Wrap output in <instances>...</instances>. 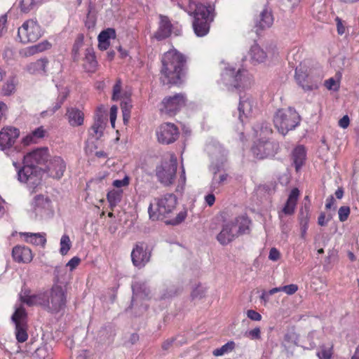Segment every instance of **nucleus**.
Masks as SVG:
<instances>
[{
  "label": "nucleus",
  "instance_id": "obj_1",
  "mask_svg": "<svg viewBox=\"0 0 359 359\" xmlns=\"http://www.w3.org/2000/svg\"><path fill=\"white\" fill-rule=\"evenodd\" d=\"M49 157L46 147L38 148L23 156V166L13 161V165L18 170V178L26 183L29 189H35L41 182L42 170L37 165L45 163Z\"/></svg>",
  "mask_w": 359,
  "mask_h": 359
},
{
  "label": "nucleus",
  "instance_id": "obj_2",
  "mask_svg": "<svg viewBox=\"0 0 359 359\" xmlns=\"http://www.w3.org/2000/svg\"><path fill=\"white\" fill-rule=\"evenodd\" d=\"M161 79L164 84H179L184 75L186 57L175 49H171L162 57Z\"/></svg>",
  "mask_w": 359,
  "mask_h": 359
},
{
  "label": "nucleus",
  "instance_id": "obj_3",
  "mask_svg": "<svg viewBox=\"0 0 359 359\" xmlns=\"http://www.w3.org/2000/svg\"><path fill=\"white\" fill-rule=\"evenodd\" d=\"M187 11L194 17L193 28L196 35L202 37L208 34L214 18L213 8L206 6L205 0H189Z\"/></svg>",
  "mask_w": 359,
  "mask_h": 359
},
{
  "label": "nucleus",
  "instance_id": "obj_4",
  "mask_svg": "<svg viewBox=\"0 0 359 359\" xmlns=\"http://www.w3.org/2000/svg\"><path fill=\"white\" fill-rule=\"evenodd\" d=\"M207 149L211 158L213 171L210 189L212 191H217L227 180L228 174L221 172L222 166L226 161L227 152L219 144L208 146Z\"/></svg>",
  "mask_w": 359,
  "mask_h": 359
},
{
  "label": "nucleus",
  "instance_id": "obj_5",
  "mask_svg": "<svg viewBox=\"0 0 359 359\" xmlns=\"http://www.w3.org/2000/svg\"><path fill=\"white\" fill-rule=\"evenodd\" d=\"M250 223V221L245 216L236 217L224 223L217 236V240L221 245L229 244L239 235L248 233Z\"/></svg>",
  "mask_w": 359,
  "mask_h": 359
},
{
  "label": "nucleus",
  "instance_id": "obj_6",
  "mask_svg": "<svg viewBox=\"0 0 359 359\" xmlns=\"http://www.w3.org/2000/svg\"><path fill=\"white\" fill-rule=\"evenodd\" d=\"M177 203V197L173 194H166L154 198L148 208L150 219L158 220L169 217L175 209Z\"/></svg>",
  "mask_w": 359,
  "mask_h": 359
},
{
  "label": "nucleus",
  "instance_id": "obj_7",
  "mask_svg": "<svg viewBox=\"0 0 359 359\" xmlns=\"http://www.w3.org/2000/svg\"><path fill=\"white\" fill-rule=\"evenodd\" d=\"M67 290L59 285H53L51 289L44 293V309L53 313L63 311L67 304Z\"/></svg>",
  "mask_w": 359,
  "mask_h": 359
},
{
  "label": "nucleus",
  "instance_id": "obj_8",
  "mask_svg": "<svg viewBox=\"0 0 359 359\" xmlns=\"http://www.w3.org/2000/svg\"><path fill=\"white\" fill-rule=\"evenodd\" d=\"M300 121L297 112L292 108L278 109L273 117V123L278 131L286 135L289 130H293Z\"/></svg>",
  "mask_w": 359,
  "mask_h": 359
},
{
  "label": "nucleus",
  "instance_id": "obj_9",
  "mask_svg": "<svg viewBox=\"0 0 359 359\" xmlns=\"http://www.w3.org/2000/svg\"><path fill=\"white\" fill-rule=\"evenodd\" d=\"M222 80L229 88H245L251 84V76L246 70L227 67L222 74Z\"/></svg>",
  "mask_w": 359,
  "mask_h": 359
},
{
  "label": "nucleus",
  "instance_id": "obj_10",
  "mask_svg": "<svg viewBox=\"0 0 359 359\" xmlns=\"http://www.w3.org/2000/svg\"><path fill=\"white\" fill-rule=\"evenodd\" d=\"M43 34L42 29L35 20L30 19L25 21L18 28V36L23 43L35 42Z\"/></svg>",
  "mask_w": 359,
  "mask_h": 359
},
{
  "label": "nucleus",
  "instance_id": "obj_11",
  "mask_svg": "<svg viewBox=\"0 0 359 359\" xmlns=\"http://www.w3.org/2000/svg\"><path fill=\"white\" fill-rule=\"evenodd\" d=\"M185 102L186 97L182 93L166 97L161 102L159 111L161 114L172 116L184 106Z\"/></svg>",
  "mask_w": 359,
  "mask_h": 359
},
{
  "label": "nucleus",
  "instance_id": "obj_12",
  "mask_svg": "<svg viewBox=\"0 0 359 359\" xmlns=\"http://www.w3.org/2000/svg\"><path fill=\"white\" fill-rule=\"evenodd\" d=\"M322 77L320 71H318V75L314 76L311 69H308L307 67L302 64L299 65L295 69V79L300 86L304 90H312L318 88L317 81L312 82L310 80L311 78H318V80Z\"/></svg>",
  "mask_w": 359,
  "mask_h": 359
},
{
  "label": "nucleus",
  "instance_id": "obj_13",
  "mask_svg": "<svg viewBox=\"0 0 359 359\" xmlns=\"http://www.w3.org/2000/svg\"><path fill=\"white\" fill-rule=\"evenodd\" d=\"M177 167V159L172 157L169 162H165L157 168L156 176L160 182L165 186L172 184L175 177Z\"/></svg>",
  "mask_w": 359,
  "mask_h": 359
},
{
  "label": "nucleus",
  "instance_id": "obj_14",
  "mask_svg": "<svg viewBox=\"0 0 359 359\" xmlns=\"http://www.w3.org/2000/svg\"><path fill=\"white\" fill-rule=\"evenodd\" d=\"M156 134L158 142L169 144L177 140L180 133L174 123H164L158 127Z\"/></svg>",
  "mask_w": 359,
  "mask_h": 359
},
{
  "label": "nucleus",
  "instance_id": "obj_15",
  "mask_svg": "<svg viewBox=\"0 0 359 359\" xmlns=\"http://www.w3.org/2000/svg\"><path fill=\"white\" fill-rule=\"evenodd\" d=\"M151 252L145 243H138L133 248L131 252V259L133 265L142 269L149 262Z\"/></svg>",
  "mask_w": 359,
  "mask_h": 359
},
{
  "label": "nucleus",
  "instance_id": "obj_16",
  "mask_svg": "<svg viewBox=\"0 0 359 359\" xmlns=\"http://www.w3.org/2000/svg\"><path fill=\"white\" fill-rule=\"evenodd\" d=\"M20 136V130L13 126L3 128L0 130V149L8 154Z\"/></svg>",
  "mask_w": 359,
  "mask_h": 359
},
{
  "label": "nucleus",
  "instance_id": "obj_17",
  "mask_svg": "<svg viewBox=\"0 0 359 359\" xmlns=\"http://www.w3.org/2000/svg\"><path fill=\"white\" fill-rule=\"evenodd\" d=\"M278 149V144L269 140H259L252 147V151L257 158L273 156Z\"/></svg>",
  "mask_w": 359,
  "mask_h": 359
},
{
  "label": "nucleus",
  "instance_id": "obj_18",
  "mask_svg": "<svg viewBox=\"0 0 359 359\" xmlns=\"http://www.w3.org/2000/svg\"><path fill=\"white\" fill-rule=\"evenodd\" d=\"M35 217H43L50 211V201L43 195L39 194L34 197L29 210Z\"/></svg>",
  "mask_w": 359,
  "mask_h": 359
},
{
  "label": "nucleus",
  "instance_id": "obj_19",
  "mask_svg": "<svg viewBox=\"0 0 359 359\" xmlns=\"http://www.w3.org/2000/svg\"><path fill=\"white\" fill-rule=\"evenodd\" d=\"M255 107V101L249 95L240 96V102L238 104V118L243 123L245 119L251 116Z\"/></svg>",
  "mask_w": 359,
  "mask_h": 359
},
{
  "label": "nucleus",
  "instance_id": "obj_20",
  "mask_svg": "<svg viewBox=\"0 0 359 359\" xmlns=\"http://www.w3.org/2000/svg\"><path fill=\"white\" fill-rule=\"evenodd\" d=\"M299 195V191L298 189L294 188L292 189L284 207L283 208L282 210L278 212V217L281 222L283 221L284 215L290 216L294 213Z\"/></svg>",
  "mask_w": 359,
  "mask_h": 359
},
{
  "label": "nucleus",
  "instance_id": "obj_21",
  "mask_svg": "<svg viewBox=\"0 0 359 359\" xmlns=\"http://www.w3.org/2000/svg\"><path fill=\"white\" fill-rule=\"evenodd\" d=\"M133 297L132 304H137L138 299H149L151 297V292L144 282L137 281L132 285Z\"/></svg>",
  "mask_w": 359,
  "mask_h": 359
},
{
  "label": "nucleus",
  "instance_id": "obj_22",
  "mask_svg": "<svg viewBox=\"0 0 359 359\" xmlns=\"http://www.w3.org/2000/svg\"><path fill=\"white\" fill-rule=\"evenodd\" d=\"M48 169L51 177L60 179L66 170V163L61 157L55 156L50 160Z\"/></svg>",
  "mask_w": 359,
  "mask_h": 359
},
{
  "label": "nucleus",
  "instance_id": "obj_23",
  "mask_svg": "<svg viewBox=\"0 0 359 359\" xmlns=\"http://www.w3.org/2000/svg\"><path fill=\"white\" fill-rule=\"evenodd\" d=\"M12 257L15 262L19 263H29L33 258L31 250L22 245H16L13 248Z\"/></svg>",
  "mask_w": 359,
  "mask_h": 359
},
{
  "label": "nucleus",
  "instance_id": "obj_24",
  "mask_svg": "<svg viewBox=\"0 0 359 359\" xmlns=\"http://www.w3.org/2000/svg\"><path fill=\"white\" fill-rule=\"evenodd\" d=\"M20 300L29 306H41L44 309V293L30 294L29 291L25 290L20 294Z\"/></svg>",
  "mask_w": 359,
  "mask_h": 359
},
{
  "label": "nucleus",
  "instance_id": "obj_25",
  "mask_svg": "<svg viewBox=\"0 0 359 359\" xmlns=\"http://www.w3.org/2000/svg\"><path fill=\"white\" fill-rule=\"evenodd\" d=\"M159 27L154 36L158 40L168 37L171 34L172 24L168 17L160 15Z\"/></svg>",
  "mask_w": 359,
  "mask_h": 359
},
{
  "label": "nucleus",
  "instance_id": "obj_26",
  "mask_svg": "<svg viewBox=\"0 0 359 359\" xmlns=\"http://www.w3.org/2000/svg\"><path fill=\"white\" fill-rule=\"evenodd\" d=\"M83 67L88 72H95L97 67V62L93 48L86 49Z\"/></svg>",
  "mask_w": 359,
  "mask_h": 359
},
{
  "label": "nucleus",
  "instance_id": "obj_27",
  "mask_svg": "<svg viewBox=\"0 0 359 359\" xmlns=\"http://www.w3.org/2000/svg\"><path fill=\"white\" fill-rule=\"evenodd\" d=\"M273 23V18L271 11L268 8H264L256 21V27L264 29L270 27Z\"/></svg>",
  "mask_w": 359,
  "mask_h": 359
},
{
  "label": "nucleus",
  "instance_id": "obj_28",
  "mask_svg": "<svg viewBox=\"0 0 359 359\" xmlns=\"http://www.w3.org/2000/svg\"><path fill=\"white\" fill-rule=\"evenodd\" d=\"M66 115L68 118L69 123L72 126H79L83 123L84 114L77 108H69Z\"/></svg>",
  "mask_w": 359,
  "mask_h": 359
},
{
  "label": "nucleus",
  "instance_id": "obj_29",
  "mask_svg": "<svg viewBox=\"0 0 359 359\" xmlns=\"http://www.w3.org/2000/svg\"><path fill=\"white\" fill-rule=\"evenodd\" d=\"M50 47V44L48 41H45L23 49L20 52V54L25 57H29L38 53L48 50Z\"/></svg>",
  "mask_w": 359,
  "mask_h": 359
},
{
  "label": "nucleus",
  "instance_id": "obj_30",
  "mask_svg": "<svg viewBox=\"0 0 359 359\" xmlns=\"http://www.w3.org/2000/svg\"><path fill=\"white\" fill-rule=\"evenodd\" d=\"M104 118L100 115H97L93 125L90 128V135L96 140L100 139L103 134L104 129Z\"/></svg>",
  "mask_w": 359,
  "mask_h": 359
},
{
  "label": "nucleus",
  "instance_id": "obj_31",
  "mask_svg": "<svg viewBox=\"0 0 359 359\" xmlns=\"http://www.w3.org/2000/svg\"><path fill=\"white\" fill-rule=\"evenodd\" d=\"M27 243H32L35 245L44 246L46 243L45 233H22L21 234Z\"/></svg>",
  "mask_w": 359,
  "mask_h": 359
},
{
  "label": "nucleus",
  "instance_id": "obj_32",
  "mask_svg": "<svg viewBox=\"0 0 359 359\" xmlns=\"http://www.w3.org/2000/svg\"><path fill=\"white\" fill-rule=\"evenodd\" d=\"M48 64L46 59L43 58L32 62L27 67V70L33 74H42L46 72V67Z\"/></svg>",
  "mask_w": 359,
  "mask_h": 359
},
{
  "label": "nucleus",
  "instance_id": "obj_33",
  "mask_svg": "<svg viewBox=\"0 0 359 359\" xmlns=\"http://www.w3.org/2000/svg\"><path fill=\"white\" fill-rule=\"evenodd\" d=\"M292 159L296 170H298L302 166L306 159V150L303 146L300 145L294 148L292 151Z\"/></svg>",
  "mask_w": 359,
  "mask_h": 359
},
{
  "label": "nucleus",
  "instance_id": "obj_34",
  "mask_svg": "<svg viewBox=\"0 0 359 359\" xmlns=\"http://www.w3.org/2000/svg\"><path fill=\"white\" fill-rule=\"evenodd\" d=\"M250 55L251 60L255 63L264 62L267 57L265 51L257 44H255L251 47Z\"/></svg>",
  "mask_w": 359,
  "mask_h": 359
},
{
  "label": "nucleus",
  "instance_id": "obj_35",
  "mask_svg": "<svg viewBox=\"0 0 359 359\" xmlns=\"http://www.w3.org/2000/svg\"><path fill=\"white\" fill-rule=\"evenodd\" d=\"M15 325V337L19 343H23L28 339L27 323H18Z\"/></svg>",
  "mask_w": 359,
  "mask_h": 359
},
{
  "label": "nucleus",
  "instance_id": "obj_36",
  "mask_svg": "<svg viewBox=\"0 0 359 359\" xmlns=\"http://www.w3.org/2000/svg\"><path fill=\"white\" fill-rule=\"evenodd\" d=\"M123 191L112 189L107 194V198L110 207L114 208L121 201Z\"/></svg>",
  "mask_w": 359,
  "mask_h": 359
},
{
  "label": "nucleus",
  "instance_id": "obj_37",
  "mask_svg": "<svg viewBox=\"0 0 359 359\" xmlns=\"http://www.w3.org/2000/svg\"><path fill=\"white\" fill-rule=\"evenodd\" d=\"M235 342L233 341H228L222 347L216 348L213 351L212 354L215 356H222L226 353L231 352L235 348Z\"/></svg>",
  "mask_w": 359,
  "mask_h": 359
},
{
  "label": "nucleus",
  "instance_id": "obj_38",
  "mask_svg": "<svg viewBox=\"0 0 359 359\" xmlns=\"http://www.w3.org/2000/svg\"><path fill=\"white\" fill-rule=\"evenodd\" d=\"M298 336L295 332H291L285 334L283 342V346L286 348H290L292 346L297 345Z\"/></svg>",
  "mask_w": 359,
  "mask_h": 359
},
{
  "label": "nucleus",
  "instance_id": "obj_39",
  "mask_svg": "<svg viewBox=\"0 0 359 359\" xmlns=\"http://www.w3.org/2000/svg\"><path fill=\"white\" fill-rule=\"evenodd\" d=\"M27 313L25 309L22 306L16 309L15 313L12 316V320L13 323L17 324L19 323H27L26 321Z\"/></svg>",
  "mask_w": 359,
  "mask_h": 359
},
{
  "label": "nucleus",
  "instance_id": "obj_40",
  "mask_svg": "<svg viewBox=\"0 0 359 359\" xmlns=\"http://www.w3.org/2000/svg\"><path fill=\"white\" fill-rule=\"evenodd\" d=\"M60 252L62 255L67 254L72 246V242L68 235L64 234L60 238Z\"/></svg>",
  "mask_w": 359,
  "mask_h": 359
},
{
  "label": "nucleus",
  "instance_id": "obj_41",
  "mask_svg": "<svg viewBox=\"0 0 359 359\" xmlns=\"http://www.w3.org/2000/svg\"><path fill=\"white\" fill-rule=\"evenodd\" d=\"M42 0H21V11L27 13L41 3Z\"/></svg>",
  "mask_w": 359,
  "mask_h": 359
},
{
  "label": "nucleus",
  "instance_id": "obj_42",
  "mask_svg": "<svg viewBox=\"0 0 359 359\" xmlns=\"http://www.w3.org/2000/svg\"><path fill=\"white\" fill-rule=\"evenodd\" d=\"M332 347L325 345L320 347V351L317 353L319 359H331L332 356Z\"/></svg>",
  "mask_w": 359,
  "mask_h": 359
},
{
  "label": "nucleus",
  "instance_id": "obj_43",
  "mask_svg": "<svg viewBox=\"0 0 359 359\" xmlns=\"http://www.w3.org/2000/svg\"><path fill=\"white\" fill-rule=\"evenodd\" d=\"M116 37V32L112 28H108L100 32L98 36V41H109L110 39H114Z\"/></svg>",
  "mask_w": 359,
  "mask_h": 359
},
{
  "label": "nucleus",
  "instance_id": "obj_44",
  "mask_svg": "<svg viewBox=\"0 0 359 359\" xmlns=\"http://www.w3.org/2000/svg\"><path fill=\"white\" fill-rule=\"evenodd\" d=\"M83 44V36H80L78 39L76 41L75 43L74 44L73 48H72V54H73V58L74 61L78 60L79 57V48L81 47Z\"/></svg>",
  "mask_w": 359,
  "mask_h": 359
},
{
  "label": "nucleus",
  "instance_id": "obj_45",
  "mask_svg": "<svg viewBox=\"0 0 359 359\" xmlns=\"http://www.w3.org/2000/svg\"><path fill=\"white\" fill-rule=\"evenodd\" d=\"M339 219L340 222H345L350 214V208L348 206H341L338 211Z\"/></svg>",
  "mask_w": 359,
  "mask_h": 359
},
{
  "label": "nucleus",
  "instance_id": "obj_46",
  "mask_svg": "<svg viewBox=\"0 0 359 359\" xmlns=\"http://www.w3.org/2000/svg\"><path fill=\"white\" fill-rule=\"evenodd\" d=\"M308 214L306 213L305 217H302L300 218V224H301V237L302 238H305L306 231L308 229Z\"/></svg>",
  "mask_w": 359,
  "mask_h": 359
},
{
  "label": "nucleus",
  "instance_id": "obj_47",
  "mask_svg": "<svg viewBox=\"0 0 359 359\" xmlns=\"http://www.w3.org/2000/svg\"><path fill=\"white\" fill-rule=\"evenodd\" d=\"M325 86L328 90H337L339 88V83L334 78H330L325 81Z\"/></svg>",
  "mask_w": 359,
  "mask_h": 359
},
{
  "label": "nucleus",
  "instance_id": "obj_48",
  "mask_svg": "<svg viewBox=\"0 0 359 359\" xmlns=\"http://www.w3.org/2000/svg\"><path fill=\"white\" fill-rule=\"evenodd\" d=\"M121 90V82L120 80H118L113 87V95H112L113 100H118L120 99Z\"/></svg>",
  "mask_w": 359,
  "mask_h": 359
},
{
  "label": "nucleus",
  "instance_id": "obj_49",
  "mask_svg": "<svg viewBox=\"0 0 359 359\" xmlns=\"http://www.w3.org/2000/svg\"><path fill=\"white\" fill-rule=\"evenodd\" d=\"M245 336L251 339H259L261 338V330L259 327H255L245 333Z\"/></svg>",
  "mask_w": 359,
  "mask_h": 359
},
{
  "label": "nucleus",
  "instance_id": "obj_50",
  "mask_svg": "<svg viewBox=\"0 0 359 359\" xmlns=\"http://www.w3.org/2000/svg\"><path fill=\"white\" fill-rule=\"evenodd\" d=\"M130 179L128 176H125L122 180H115L112 184L116 188H121L123 187H127L129 184Z\"/></svg>",
  "mask_w": 359,
  "mask_h": 359
},
{
  "label": "nucleus",
  "instance_id": "obj_51",
  "mask_svg": "<svg viewBox=\"0 0 359 359\" xmlns=\"http://www.w3.org/2000/svg\"><path fill=\"white\" fill-rule=\"evenodd\" d=\"M187 215V213L186 210L181 211L177 214V217L170 222V224L173 225L178 224L185 219Z\"/></svg>",
  "mask_w": 359,
  "mask_h": 359
},
{
  "label": "nucleus",
  "instance_id": "obj_52",
  "mask_svg": "<svg viewBox=\"0 0 359 359\" xmlns=\"http://www.w3.org/2000/svg\"><path fill=\"white\" fill-rule=\"evenodd\" d=\"M283 292H285L288 295L294 294L297 290L298 286L295 284H290L282 287Z\"/></svg>",
  "mask_w": 359,
  "mask_h": 359
},
{
  "label": "nucleus",
  "instance_id": "obj_53",
  "mask_svg": "<svg viewBox=\"0 0 359 359\" xmlns=\"http://www.w3.org/2000/svg\"><path fill=\"white\" fill-rule=\"evenodd\" d=\"M247 316L252 320L255 321H260L262 320V316L258 312L255 310H248L247 311Z\"/></svg>",
  "mask_w": 359,
  "mask_h": 359
},
{
  "label": "nucleus",
  "instance_id": "obj_54",
  "mask_svg": "<svg viewBox=\"0 0 359 359\" xmlns=\"http://www.w3.org/2000/svg\"><path fill=\"white\" fill-rule=\"evenodd\" d=\"M45 130L43 128V127H39L36 129H35L34 131H32V135L35 139L36 141L37 140L41 139L44 137L45 135Z\"/></svg>",
  "mask_w": 359,
  "mask_h": 359
},
{
  "label": "nucleus",
  "instance_id": "obj_55",
  "mask_svg": "<svg viewBox=\"0 0 359 359\" xmlns=\"http://www.w3.org/2000/svg\"><path fill=\"white\" fill-rule=\"evenodd\" d=\"M81 259L78 257H74L67 263V266H69L70 270H74L80 263Z\"/></svg>",
  "mask_w": 359,
  "mask_h": 359
},
{
  "label": "nucleus",
  "instance_id": "obj_56",
  "mask_svg": "<svg viewBox=\"0 0 359 359\" xmlns=\"http://www.w3.org/2000/svg\"><path fill=\"white\" fill-rule=\"evenodd\" d=\"M118 108L116 106L113 105L110 109V121L113 128L115 126Z\"/></svg>",
  "mask_w": 359,
  "mask_h": 359
},
{
  "label": "nucleus",
  "instance_id": "obj_57",
  "mask_svg": "<svg viewBox=\"0 0 359 359\" xmlns=\"http://www.w3.org/2000/svg\"><path fill=\"white\" fill-rule=\"evenodd\" d=\"M52 72L51 74H57L61 72L62 64L59 60H53L51 63Z\"/></svg>",
  "mask_w": 359,
  "mask_h": 359
},
{
  "label": "nucleus",
  "instance_id": "obj_58",
  "mask_svg": "<svg viewBox=\"0 0 359 359\" xmlns=\"http://www.w3.org/2000/svg\"><path fill=\"white\" fill-rule=\"evenodd\" d=\"M279 258V251L275 248H271L269 252V259L272 261H277Z\"/></svg>",
  "mask_w": 359,
  "mask_h": 359
},
{
  "label": "nucleus",
  "instance_id": "obj_59",
  "mask_svg": "<svg viewBox=\"0 0 359 359\" xmlns=\"http://www.w3.org/2000/svg\"><path fill=\"white\" fill-rule=\"evenodd\" d=\"M121 107L122 112H129L130 113V109L132 107V104L130 103V101L129 100H127L126 101H123L121 104Z\"/></svg>",
  "mask_w": 359,
  "mask_h": 359
},
{
  "label": "nucleus",
  "instance_id": "obj_60",
  "mask_svg": "<svg viewBox=\"0 0 359 359\" xmlns=\"http://www.w3.org/2000/svg\"><path fill=\"white\" fill-rule=\"evenodd\" d=\"M337 32L339 35H342L345 32V27L343 25L342 21L339 18H336Z\"/></svg>",
  "mask_w": 359,
  "mask_h": 359
},
{
  "label": "nucleus",
  "instance_id": "obj_61",
  "mask_svg": "<svg viewBox=\"0 0 359 359\" xmlns=\"http://www.w3.org/2000/svg\"><path fill=\"white\" fill-rule=\"evenodd\" d=\"M349 123L350 121L348 116L345 115L339 121V126L342 128H346L348 126Z\"/></svg>",
  "mask_w": 359,
  "mask_h": 359
},
{
  "label": "nucleus",
  "instance_id": "obj_62",
  "mask_svg": "<svg viewBox=\"0 0 359 359\" xmlns=\"http://www.w3.org/2000/svg\"><path fill=\"white\" fill-rule=\"evenodd\" d=\"M15 87L12 83H7L3 88V92L4 95H9L14 90Z\"/></svg>",
  "mask_w": 359,
  "mask_h": 359
},
{
  "label": "nucleus",
  "instance_id": "obj_63",
  "mask_svg": "<svg viewBox=\"0 0 359 359\" xmlns=\"http://www.w3.org/2000/svg\"><path fill=\"white\" fill-rule=\"evenodd\" d=\"M22 142L24 145H29L31 143L36 142V141L35 140V139L34 138V137L32 136V135L31 133V134L27 135L26 137H25L22 139Z\"/></svg>",
  "mask_w": 359,
  "mask_h": 359
},
{
  "label": "nucleus",
  "instance_id": "obj_64",
  "mask_svg": "<svg viewBox=\"0 0 359 359\" xmlns=\"http://www.w3.org/2000/svg\"><path fill=\"white\" fill-rule=\"evenodd\" d=\"M205 203L209 205L212 206L215 201V197L213 194H209L205 197Z\"/></svg>",
  "mask_w": 359,
  "mask_h": 359
}]
</instances>
